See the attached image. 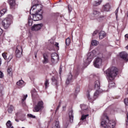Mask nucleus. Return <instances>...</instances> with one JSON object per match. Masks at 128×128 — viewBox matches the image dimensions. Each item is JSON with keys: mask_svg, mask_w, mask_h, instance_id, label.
<instances>
[{"mask_svg": "<svg viewBox=\"0 0 128 128\" xmlns=\"http://www.w3.org/2000/svg\"><path fill=\"white\" fill-rule=\"evenodd\" d=\"M80 86H78L75 90L76 94H78V92H80Z\"/></svg>", "mask_w": 128, "mask_h": 128, "instance_id": "nucleus-36", "label": "nucleus"}, {"mask_svg": "<svg viewBox=\"0 0 128 128\" xmlns=\"http://www.w3.org/2000/svg\"><path fill=\"white\" fill-rule=\"evenodd\" d=\"M52 80L55 86H58V77L56 76H53L52 78Z\"/></svg>", "mask_w": 128, "mask_h": 128, "instance_id": "nucleus-19", "label": "nucleus"}, {"mask_svg": "<svg viewBox=\"0 0 128 128\" xmlns=\"http://www.w3.org/2000/svg\"><path fill=\"white\" fill-rule=\"evenodd\" d=\"M44 24H34L33 26H32V30H35L36 32L40 30L42 28Z\"/></svg>", "mask_w": 128, "mask_h": 128, "instance_id": "nucleus-13", "label": "nucleus"}, {"mask_svg": "<svg viewBox=\"0 0 128 128\" xmlns=\"http://www.w3.org/2000/svg\"><path fill=\"white\" fill-rule=\"evenodd\" d=\"M62 65H61L60 66V72H59L60 74H62Z\"/></svg>", "mask_w": 128, "mask_h": 128, "instance_id": "nucleus-43", "label": "nucleus"}, {"mask_svg": "<svg viewBox=\"0 0 128 128\" xmlns=\"http://www.w3.org/2000/svg\"><path fill=\"white\" fill-rule=\"evenodd\" d=\"M15 120H16V122H19L18 120V119H15Z\"/></svg>", "mask_w": 128, "mask_h": 128, "instance_id": "nucleus-54", "label": "nucleus"}, {"mask_svg": "<svg viewBox=\"0 0 128 128\" xmlns=\"http://www.w3.org/2000/svg\"><path fill=\"white\" fill-rule=\"evenodd\" d=\"M17 86H20V88H22V86H24V82L22 80H20L17 82Z\"/></svg>", "mask_w": 128, "mask_h": 128, "instance_id": "nucleus-21", "label": "nucleus"}, {"mask_svg": "<svg viewBox=\"0 0 128 128\" xmlns=\"http://www.w3.org/2000/svg\"><path fill=\"white\" fill-rule=\"evenodd\" d=\"M22 104L23 106H26V102H24V101H22Z\"/></svg>", "mask_w": 128, "mask_h": 128, "instance_id": "nucleus-49", "label": "nucleus"}, {"mask_svg": "<svg viewBox=\"0 0 128 128\" xmlns=\"http://www.w3.org/2000/svg\"><path fill=\"white\" fill-rule=\"evenodd\" d=\"M68 118L70 122H72L74 120V112L72 110H70L68 112Z\"/></svg>", "mask_w": 128, "mask_h": 128, "instance_id": "nucleus-16", "label": "nucleus"}, {"mask_svg": "<svg viewBox=\"0 0 128 128\" xmlns=\"http://www.w3.org/2000/svg\"><path fill=\"white\" fill-rule=\"evenodd\" d=\"M22 128H24V127H22Z\"/></svg>", "mask_w": 128, "mask_h": 128, "instance_id": "nucleus-61", "label": "nucleus"}, {"mask_svg": "<svg viewBox=\"0 0 128 128\" xmlns=\"http://www.w3.org/2000/svg\"><path fill=\"white\" fill-rule=\"evenodd\" d=\"M126 94H128V88H127V91L126 92Z\"/></svg>", "mask_w": 128, "mask_h": 128, "instance_id": "nucleus-56", "label": "nucleus"}, {"mask_svg": "<svg viewBox=\"0 0 128 128\" xmlns=\"http://www.w3.org/2000/svg\"><path fill=\"white\" fill-rule=\"evenodd\" d=\"M27 98H28V94H26V96H23V98L22 99V101L24 102V100H26Z\"/></svg>", "mask_w": 128, "mask_h": 128, "instance_id": "nucleus-42", "label": "nucleus"}, {"mask_svg": "<svg viewBox=\"0 0 128 128\" xmlns=\"http://www.w3.org/2000/svg\"><path fill=\"white\" fill-rule=\"evenodd\" d=\"M78 74H80V70H78V69L77 70L74 71L73 75H72V74H70L68 76V77L66 80V84H70V82H74V80L78 78Z\"/></svg>", "mask_w": 128, "mask_h": 128, "instance_id": "nucleus-5", "label": "nucleus"}, {"mask_svg": "<svg viewBox=\"0 0 128 128\" xmlns=\"http://www.w3.org/2000/svg\"><path fill=\"white\" fill-rule=\"evenodd\" d=\"M12 110H14V106L10 105L8 108V112H9V114H12Z\"/></svg>", "mask_w": 128, "mask_h": 128, "instance_id": "nucleus-27", "label": "nucleus"}, {"mask_svg": "<svg viewBox=\"0 0 128 128\" xmlns=\"http://www.w3.org/2000/svg\"><path fill=\"white\" fill-rule=\"evenodd\" d=\"M72 8H70V6H68V10L70 12H72Z\"/></svg>", "mask_w": 128, "mask_h": 128, "instance_id": "nucleus-52", "label": "nucleus"}, {"mask_svg": "<svg viewBox=\"0 0 128 128\" xmlns=\"http://www.w3.org/2000/svg\"><path fill=\"white\" fill-rule=\"evenodd\" d=\"M98 42L96 40H93L92 42V46H98Z\"/></svg>", "mask_w": 128, "mask_h": 128, "instance_id": "nucleus-32", "label": "nucleus"}, {"mask_svg": "<svg viewBox=\"0 0 128 128\" xmlns=\"http://www.w3.org/2000/svg\"><path fill=\"white\" fill-rule=\"evenodd\" d=\"M106 37V32L104 31H101L99 33V38L100 40H102Z\"/></svg>", "mask_w": 128, "mask_h": 128, "instance_id": "nucleus-20", "label": "nucleus"}, {"mask_svg": "<svg viewBox=\"0 0 128 128\" xmlns=\"http://www.w3.org/2000/svg\"><path fill=\"white\" fill-rule=\"evenodd\" d=\"M96 56V50H93L87 54V57L84 59V66H87L92 60V58Z\"/></svg>", "mask_w": 128, "mask_h": 128, "instance_id": "nucleus-4", "label": "nucleus"}, {"mask_svg": "<svg viewBox=\"0 0 128 128\" xmlns=\"http://www.w3.org/2000/svg\"><path fill=\"white\" fill-rule=\"evenodd\" d=\"M94 88L95 90H99L100 89V80H97L94 82Z\"/></svg>", "mask_w": 128, "mask_h": 128, "instance_id": "nucleus-17", "label": "nucleus"}, {"mask_svg": "<svg viewBox=\"0 0 128 128\" xmlns=\"http://www.w3.org/2000/svg\"><path fill=\"white\" fill-rule=\"evenodd\" d=\"M102 0H98V1H94L92 2V6H100V4H102Z\"/></svg>", "mask_w": 128, "mask_h": 128, "instance_id": "nucleus-22", "label": "nucleus"}, {"mask_svg": "<svg viewBox=\"0 0 128 128\" xmlns=\"http://www.w3.org/2000/svg\"><path fill=\"white\" fill-rule=\"evenodd\" d=\"M101 126L104 128H114L116 126V122L113 120H110L108 114L104 113L102 116Z\"/></svg>", "mask_w": 128, "mask_h": 128, "instance_id": "nucleus-3", "label": "nucleus"}, {"mask_svg": "<svg viewBox=\"0 0 128 128\" xmlns=\"http://www.w3.org/2000/svg\"><path fill=\"white\" fill-rule=\"evenodd\" d=\"M7 72L8 74H9V76H12V68H8L7 70Z\"/></svg>", "mask_w": 128, "mask_h": 128, "instance_id": "nucleus-26", "label": "nucleus"}, {"mask_svg": "<svg viewBox=\"0 0 128 128\" xmlns=\"http://www.w3.org/2000/svg\"><path fill=\"white\" fill-rule=\"evenodd\" d=\"M100 92H101V90H96V91L94 92V100L98 98V94H100Z\"/></svg>", "mask_w": 128, "mask_h": 128, "instance_id": "nucleus-23", "label": "nucleus"}, {"mask_svg": "<svg viewBox=\"0 0 128 128\" xmlns=\"http://www.w3.org/2000/svg\"><path fill=\"white\" fill-rule=\"evenodd\" d=\"M58 60H60V56L56 52L52 53L51 54V64L52 66H54L58 62Z\"/></svg>", "mask_w": 128, "mask_h": 128, "instance_id": "nucleus-7", "label": "nucleus"}, {"mask_svg": "<svg viewBox=\"0 0 128 128\" xmlns=\"http://www.w3.org/2000/svg\"><path fill=\"white\" fill-rule=\"evenodd\" d=\"M70 38H67L66 40V46H70Z\"/></svg>", "mask_w": 128, "mask_h": 128, "instance_id": "nucleus-30", "label": "nucleus"}, {"mask_svg": "<svg viewBox=\"0 0 128 128\" xmlns=\"http://www.w3.org/2000/svg\"><path fill=\"white\" fill-rule=\"evenodd\" d=\"M41 5L38 4L33 5L30 10V14L33 16L32 20L34 22L40 20L42 18V15L38 14L40 10H42Z\"/></svg>", "mask_w": 128, "mask_h": 128, "instance_id": "nucleus-2", "label": "nucleus"}, {"mask_svg": "<svg viewBox=\"0 0 128 128\" xmlns=\"http://www.w3.org/2000/svg\"><path fill=\"white\" fill-rule=\"evenodd\" d=\"M36 92V90H34L31 91L32 96H34V94Z\"/></svg>", "mask_w": 128, "mask_h": 128, "instance_id": "nucleus-46", "label": "nucleus"}, {"mask_svg": "<svg viewBox=\"0 0 128 128\" xmlns=\"http://www.w3.org/2000/svg\"><path fill=\"white\" fill-rule=\"evenodd\" d=\"M2 30L0 28V36H2Z\"/></svg>", "mask_w": 128, "mask_h": 128, "instance_id": "nucleus-50", "label": "nucleus"}, {"mask_svg": "<svg viewBox=\"0 0 128 128\" xmlns=\"http://www.w3.org/2000/svg\"><path fill=\"white\" fill-rule=\"evenodd\" d=\"M2 64V59L0 58V66Z\"/></svg>", "mask_w": 128, "mask_h": 128, "instance_id": "nucleus-55", "label": "nucleus"}, {"mask_svg": "<svg viewBox=\"0 0 128 128\" xmlns=\"http://www.w3.org/2000/svg\"><path fill=\"white\" fill-rule=\"evenodd\" d=\"M12 58H14V56L12 54H10L7 59L8 62H10L12 59Z\"/></svg>", "mask_w": 128, "mask_h": 128, "instance_id": "nucleus-34", "label": "nucleus"}, {"mask_svg": "<svg viewBox=\"0 0 128 128\" xmlns=\"http://www.w3.org/2000/svg\"><path fill=\"white\" fill-rule=\"evenodd\" d=\"M116 20H118V17L116 18Z\"/></svg>", "mask_w": 128, "mask_h": 128, "instance_id": "nucleus-57", "label": "nucleus"}, {"mask_svg": "<svg viewBox=\"0 0 128 128\" xmlns=\"http://www.w3.org/2000/svg\"><path fill=\"white\" fill-rule=\"evenodd\" d=\"M98 30H96L94 32L92 36H96V34H98Z\"/></svg>", "mask_w": 128, "mask_h": 128, "instance_id": "nucleus-47", "label": "nucleus"}, {"mask_svg": "<svg viewBox=\"0 0 128 128\" xmlns=\"http://www.w3.org/2000/svg\"><path fill=\"white\" fill-rule=\"evenodd\" d=\"M108 80L109 82L108 87L114 88L116 84L112 82L114 80V77L118 75V70L116 67H112L108 69L106 72Z\"/></svg>", "mask_w": 128, "mask_h": 128, "instance_id": "nucleus-1", "label": "nucleus"}, {"mask_svg": "<svg viewBox=\"0 0 128 128\" xmlns=\"http://www.w3.org/2000/svg\"><path fill=\"white\" fill-rule=\"evenodd\" d=\"M62 104V102H59V104L58 106V107L56 108V110H58L60 109V106Z\"/></svg>", "mask_w": 128, "mask_h": 128, "instance_id": "nucleus-40", "label": "nucleus"}, {"mask_svg": "<svg viewBox=\"0 0 128 128\" xmlns=\"http://www.w3.org/2000/svg\"><path fill=\"white\" fill-rule=\"evenodd\" d=\"M120 57L122 60H124L125 62H128V53L126 52H123L120 53Z\"/></svg>", "mask_w": 128, "mask_h": 128, "instance_id": "nucleus-14", "label": "nucleus"}, {"mask_svg": "<svg viewBox=\"0 0 128 128\" xmlns=\"http://www.w3.org/2000/svg\"><path fill=\"white\" fill-rule=\"evenodd\" d=\"M118 10H119V8H118L115 11V14H116V18H118Z\"/></svg>", "mask_w": 128, "mask_h": 128, "instance_id": "nucleus-41", "label": "nucleus"}, {"mask_svg": "<svg viewBox=\"0 0 128 128\" xmlns=\"http://www.w3.org/2000/svg\"><path fill=\"white\" fill-rule=\"evenodd\" d=\"M54 46L56 48H60V46H58V42H56L55 44H54Z\"/></svg>", "mask_w": 128, "mask_h": 128, "instance_id": "nucleus-48", "label": "nucleus"}, {"mask_svg": "<svg viewBox=\"0 0 128 128\" xmlns=\"http://www.w3.org/2000/svg\"><path fill=\"white\" fill-rule=\"evenodd\" d=\"M44 108V102L42 101H39L36 105L34 106L33 112H38Z\"/></svg>", "mask_w": 128, "mask_h": 128, "instance_id": "nucleus-8", "label": "nucleus"}, {"mask_svg": "<svg viewBox=\"0 0 128 128\" xmlns=\"http://www.w3.org/2000/svg\"><path fill=\"white\" fill-rule=\"evenodd\" d=\"M80 108L82 110H88V106L84 104H81Z\"/></svg>", "mask_w": 128, "mask_h": 128, "instance_id": "nucleus-25", "label": "nucleus"}, {"mask_svg": "<svg viewBox=\"0 0 128 128\" xmlns=\"http://www.w3.org/2000/svg\"><path fill=\"white\" fill-rule=\"evenodd\" d=\"M28 116L30 118H36V116L32 114H28Z\"/></svg>", "mask_w": 128, "mask_h": 128, "instance_id": "nucleus-38", "label": "nucleus"}, {"mask_svg": "<svg viewBox=\"0 0 128 128\" xmlns=\"http://www.w3.org/2000/svg\"><path fill=\"white\" fill-rule=\"evenodd\" d=\"M2 56H3L4 60H8L6 58V53H3L2 54Z\"/></svg>", "mask_w": 128, "mask_h": 128, "instance_id": "nucleus-39", "label": "nucleus"}, {"mask_svg": "<svg viewBox=\"0 0 128 128\" xmlns=\"http://www.w3.org/2000/svg\"><path fill=\"white\" fill-rule=\"evenodd\" d=\"M4 78V73L0 71V78Z\"/></svg>", "mask_w": 128, "mask_h": 128, "instance_id": "nucleus-45", "label": "nucleus"}, {"mask_svg": "<svg viewBox=\"0 0 128 128\" xmlns=\"http://www.w3.org/2000/svg\"><path fill=\"white\" fill-rule=\"evenodd\" d=\"M6 126L7 128H11L12 127V123L10 122V120H8L7 122L6 123Z\"/></svg>", "mask_w": 128, "mask_h": 128, "instance_id": "nucleus-28", "label": "nucleus"}, {"mask_svg": "<svg viewBox=\"0 0 128 128\" xmlns=\"http://www.w3.org/2000/svg\"><path fill=\"white\" fill-rule=\"evenodd\" d=\"M124 37H125L126 40V38L128 40V34H126L124 36Z\"/></svg>", "mask_w": 128, "mask_h": 128, "instance_id": "nucleus-53", "label": "nucleus"}, {"mask_svg": "<svg viewBox=\"0 0 128 128\" xmlns=\"http://www.w3.org/2000/svg\"><path fill=\"white\" fill-rule=\"evenodd\" d=\"M87 92V98L89 100H92V98H90V90H88Z\"/></svg>", "mask_w": 128, "mask_h": 128, "instance_id": "nucleus-33", "label": "nucleus"}, {"mask_svg": "<svg viewBox=\"0 0 128 128\" xmlns=\"http://www.w3.org/2000/svg\"><path fill=\"white\" fill-rule=\"evenodd\" d=\"M126 124L127 126H128V113L126 114Z\"/></svg>", "mask_w": 128, "mask_h": 128, "instance_id": "nucleus-44", "label": "nucleus"}, {"mask_svg": "<svg viewBox=\"0 0 128 128\" xmlns=\"http://www.w3.org/2000/svg\"><path fill=\"white\" fill-rule=\"evenodd\" d=\"M28 24L30 26H32V20H29L28 22Z\"/></svg>", "mask_w": 128, "mask_h": 128, "instance_id": "nucleus-37", "label": "nucleus"}, {"mask_svg": "<svg viewBox=\"0 0 128 128\" xmlns=\"http://www.w3.org/2000/svg\"><path fill=\"white\" fill-rule=\"evenodd\" d=\"M88 116V114H86V115H83L82 116L81 120H86V118L87 116Z\"/></svg>", "mask_w": 128, "mask_h": 128, "instance_id": "nucleus-35", "label": "nucleus"}, {"mask_svg": "<svg viewBox=\"0 0 128 128\" xmlns=\"http://www.w3.org/2000/svg\"><path fill=\"white\" fill-rule=\"evenodd\" d=\"M100 12L98 11L97 10H93L92 16L90 17V19L96 20V18H98V16H100Z\"/></svg>", "mask_w": 128, "mask_h": 128, "instance_id": "nucleus-12", "label": "nucleus"}, {"mask_svg": "<svg viewBox=\"0 0 128 128\" xmlns=\"http://www.w3.org/2000/svg\"><path fill=\"white\" fill-rule=\"evenodd\" d=\"M35 58H36V54L35 55Z\"/></svg>", "mask_w": 128, "mask_h": 128, "instance_id": "nucleus-60", "label": "nucleus"}, {"mask_svg": "<svg viewBox=\"0 0 128 128\" xmlns=\"http://www.w3.org/2000/svg\"><path fill=\"white\" fill-rule=\"evenodd\" d=\"M48 53H44L43 54V60H42V62L44 64H48Z\"/></svg>", "mask_w": 128, "mask_h": 128, "instance_id": "nucleus-11", "label": "nucleus"}, {"mask_svg": "<svg viewBox=\"0 0 128 128\" xmlns=\"http://www.w3.org/2000/svg\"><path fill=\"white\" fill-rule=\"evenodd\" d=\"M8 2L10 8H14V6H16V0H8Z\"/></svg>", "mask_w": 128, "mask_h": 128, "instance_id": "nucleus-18", "label": "nucleus"}, {"mask_svg": "<svg viewBox=\"0 0 128 128\" xmlns=\"http://www.w3.org/2000/svg\"><path fill=\"white\" fill-rule=\"evenodd\" d=\"M6 12V9H3L1 11H0V18Z\"/></svg>", "mask_w": 128, "mask_h": 128, "instance_id": "nucleus-29", "label": "nucleus"}, {"mask_svg": "<svg viewBox=\"0 0 128 128\" xmlns=\"http://www.w3.org/2000/svg\"><path fill=\"white\" fill-rule=\"evenodd\" d=\"M102 64V58H96V60L94 62V64L95 68H100V67Z\"/></svg>", "mask_w": 128, "mask_h": 128, "instance_id": "nucleus-10", "label": "nucleus"}, {"mask_svg": "<svg viewBox=\"0 0 128 128\" xmlns=\"http://www.w3.org/2000/svg\"><path fill=\"white\" fill-rule=\"evenodd\" d=\"M2 90H0V96H2Z\"/></svg>", "mask_w": 128, "mask_h": 128, "instance_id": "nucleus-51", "label": "nucleus"}, {"mask_svg": "<svg viewBox=\"0 0 128 128\" xmlns=\"http://www.w3.org/2000/svg\"><path fill=\"white\" fill-rule=\"evenodd\" d=\"M52 128H60V122L56 120V123L54 124V126H52Z\"/></svg>", "mask_w": 128, "mask_h": 128, "instance_id": "nucleus-24", "label": "nucleus"}, {"mask_svg": "<svg viewBox=\"0 0 128 128\" xmlns=\"http://www.w3.org/2000/svg\"><path fill=\"white\" fill-rule=\"evenodd\" d=\"M12 17L10 16V17H8L2 21V26L6 29L8 28L12 24Z\"/></svg>", "mask_w": 128, "mask_h": 128, "instance_id": "nucleus-6", "label": "nucleus"}, {"mask_svg": "<svg viewBox=\"0 0 128 128\" xmlns=\"http://www.w3.org/2000/svg\"><path fill=\"white\" fill-rule=\"evenodd\" d=\"M15 54L16 58H20L22 56V48L20 45L17 46Z\"/></svg>", "mask_w": 128, "mask_h": 128, "instance_id": "nucleus-9", "label": "nucleus"}, {"mask_svg": "<svg viewBox=\"0 0 128 128\" xmlns=\"http://www.w3.org/2000/svg\"><path fill=\"white\" fill-rule=\"evenodd\" d=\"M68 126V124H66V126Z\"/></svg>", "mask_w": 128, "mask_h": 128, "instance_id": "nucleus-59", "label": "nucleus"}, {"mask_svg": "<svg viewBox=\"0 0 128 128\" xmlns=\"http://www.w3.org/2000/svg\"><path fill=\"white\" fill-rule=\"evenodd\" d=\"M74 96H76V94H74Z\"/></svg>", "mask_w": 128, "mask_h": 128, "instance_id": "nucleus-58", "label": "nucleus"}, {"mask_svg": "<svg viewBox=\"0 0 128 128\" xmlns=\"http://www.w3.org/2000/svg\"><path fill=\"white\" fill-rule=\"evenodd\" d=\"M48 84H50V82H48V80H46L44 82L46 88H48Z\"/></svg>", "mask_w": 128, "mask_h": 128, "instance_id": "nucleus-31", "label": "nucleus"}, {"mask_svg": "<svg viewBox=\"0 0 128 128\" xmlns=\"http://www.w3.org/2000/svg\"><path fill=\"white\" fill-rule=\"evenodd\" d=\"M110 4L109 3H106L102 6V10L104 12H110Z\"/></svg>", "mask_w": 128, "mask_h": 128, "instance_id": "nucleus-15", "label": "nucleus"}]
</instances>
